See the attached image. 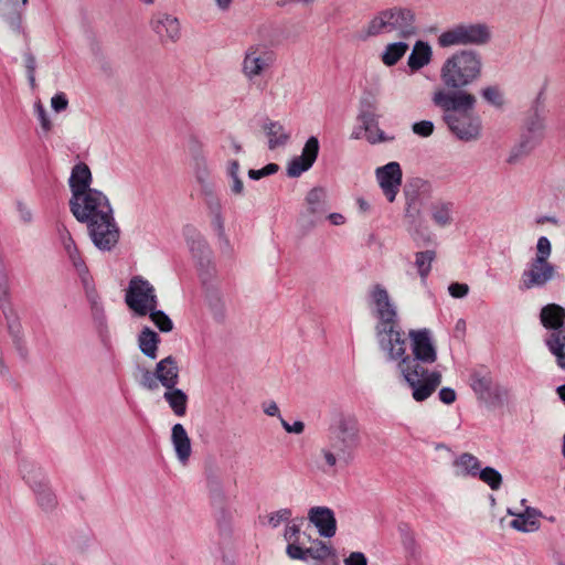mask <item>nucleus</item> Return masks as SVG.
Here are the masks:
<instances>
[{
    "mask_svg": "<svg viewBox=\"0 0 565 565\" xmlns=\"http://www.w3.org/2000/svg\"><path fill=\"white\" fill-rule=\"evenodd\" d=\"M412 354L406 353V339L401 330V340L403 354L392 358L387 354L390 361L398 360V370L407 385L412 388V396L416 402L426 401L441 383V373L438 371L429 372L424 365L433 364L437 360V351L433 343L430 331L428 329L411 330L409 333Z\"/></svg>",
    "mask_w": 565,
    "mask_h": 565,
    "instance_id": "f257e3e1",
    "label": "nucleus"
},
{
    "mask_svg": "<svg viewBox=\"0 0 565 565\" xmlns=\"http://www.w3.org/2000/svg\"><path fill=\"white\" fill-rule=\"evenodd\" d=\"M70 211L75 220L86 224L88 235L96 248L109 252L119 242L120 228L114 216V209L107 195L100 190L71 198Z\"/></svg>",
    "mask_w": 565,
    "mask_h": 565,
    "instance_id": "f03ea898",
    "label": "nucleus"
},
{
    "mask_svg": "<svg viewBox=\"0 0 565 565\" xmlns=\"http://www.w3.org/2000/svg\"><path fill=\"white\" fill-rule=\"evenodd\" d=\"M433 104L441 109L443 121L458 140L477 141L482 135V119L475 111L477 97L468 90L446 92L438 89L433 94Z\"/></svg>",
    "mask_w": 565,
    "mask_h": 565,
    "instance_id": "7ed1b4c3",
    "label": "nucleus"
},
{
    "mask_svg": "<svg viewBox=\"0 0 565 565\" xmlns=\"http://www.w3.org/2000/svg\"><path fill=\"white\" fill-rule=\"evenodd\" d=\"M371 303L374 306V316L377 322L374 327L375 338L380 349L392 358L403 354L401 340V328L398 326V315L395 303L392 301L386 288L380 284L370 289Z\"/></svg>",
    "mask_w": 565,
    "mask_h": 565,
    "instance_id": "20e7f679",
    "label": "nucleus"
},
{
    "mask_svg": "<svg viewBox=\"0 0 565 565\" xmlns=\"http://www.w3.org/2000/svg\"><path fill=\"white\" fill-rule=\"evenodd\" d=\"M483 60L480 52L462 49L450 54L439 72L440 81L447 92L467 90L482 76Z\"/></svg>",
    "mask_w": 565,
    "mask_h": 565,
    "instance_id": "39448f33",
    "label": "nucleus"
},
{
    "mask_svg": "<svg viewBox=\"0 0 565 565\" xmlns=\"http://www.w3.org/2000/svg\"><path fill=\"white\" fill-rule=\"evenodd\" d=\"M329 441L331 448L338 452L340 463L351 465L361 445V427L358 417L352 413H340L329 427Z\"/></svg>",
    "mask_w": 565,
    "mask_h": 565,
    "instance_id": "423d86ee",
    "label": "nucleus"
},
{
    "mask_svg": "<svg viewBox=\"0 0 565 565\" xmlns=\"http://www.w3.org/2000/svg\"><path fill=\"white\" fill-rule=\"evenodd\" d=\"M491 39V29L486 23H457L439 34L437 45L441 49L483 46L487 45Z\"/></svg>",
    "mask_w": 565,
    "mask_h": 565,
    "instance_id": "0eeeda50",
    "label": "nucleus"
},
{
    "mask_svg": "<svg viewBox=\"0 0 565 565\" xmlns=\"http://www.w3.org/2000/svg\"><path fill=\"white\" fill-rule=\"evenodd\" d=\"M20 472L32 490L38 507L44 513H52L57 507V497L50 486L43 469L29 460H22Z\"/></svg>",
    "mask_w": 565,
    "mask_h": 565,
    "instance_id": "6e6552de",
    "label": "nucleus"
},
{
    "mask_svg": "<svg viewBox=\"0 0 565 565\" xmlns=\"http://www.w3.org/2000/svg\"><path fill=\"white\" fill-rule=\"evenodd\" d=\"M540 319L546 329L554 330L545 339V344L556 356L557 365L565 371V332L559 330L565 321V309L556 303L546 305L541 310Z\"/></svg>",
    "mask_w": 565,
    "mask_h": 565,
    "instance_id": "1a4fd4ad",
    "label": "nucleus"
},
{
    "mask_svg": "<svg viewBox=\"0 0 565 565\" xmlns=\"http://www.w3.org/2000/svg\"><path fill=\"white\" fill-rule=\"evenodd\" d=\"M125 301L139 317L147 316L150 309L159 306L153 286L141 276H135L130 279Z\"/></svg>",
    "mask_w": 565,
    "mask_h": 565,
    "instance_id": "9d476101",
    "label": "nucleus"
},
{
    "mask_svg": "<svg viewBox=\"0 0 565 565\" xmlns=\"http://www.w3.org/2000/svg\"><path fill=\"white\" fill-rule=\"evenodd\" d=\"M196 179L201 186V193L209 215L211 217V226L217 233L220 238H225L224 217L222 214V203L214 190V184L209 179V171L204 167L196 172Z\"/></svg>",
    "mask_w": 565,
    "mask_h": 565,
    "instance_id": "9b49d317",
    "label": "nucleus"
},
{
    "mask_svg": "<svg viewBox=\"0 0 565 565\" xmlns=\"http://www.w3.org/2000/svg\"><path fill=\"white\" fill-rule=\"evenodd\" d=\"M556 277L557 270L552 263L544 262L542 258L531 259L521 275L520 288L524 290L543 288Z\"/></svg>",
    "mask_w": 565,
    "mask_h": 565,
    "instance_id": "f8f14e48",
    "label": "nucleus"
},
{
    "mask_svg": "<svg viewBox=\"0 0 565 565\" xmlns=\"http://www.w3.org/2000/svg\"><path fill=\"white\" fill-rule=\"evenodd\" d=\"M273 62V53L265 46L252 45L245 52L242 72L249 81H253L268 70Z\"/></svg>",
    "mask_w": 565,
    "mask_h": 565,
    "instance_id": "ddd939ff",
    "label": "nucleus"
},
{
    "mask_svg": "<svg viewBox=\"0 0 565 565\" xmlns=\"http://www.w3.org/2000/svg\"><path fill=\"white\" fill-rule=\"evenodd\" d=\"M375 174L379 185L387 201L394 202L402 184L403 172L399 163L392 161L383 167H379Z\"/></svg>",
    "mask_w": 565,
    "mask_h": 565,
    "instance_id": "4468645a",
    "label": "nucleus"
},
{
    "mask_svg": "<svg viewBox=\"0 0 565 565\" xmlns=\"http://www.w3.org/2000/svg\"><path fill=\"white\" fill-rule=\"evenodd\" d=\"M150 26L162 44L175 43L181 38L179 19L170 13H154L150 20Z\"/></svg>",
    "mask_w": 565,
    "mask_h": 565,
    "instance_id": "2eb2a0df",
    "label": "nucleus"
},
{
    "mask_svg": "<svg viewBox=\"0 0 565 565\" xmlns=\"http://www.w3.org/2000/svg\"><path fill=\"white\" fill-rule=\"evenodd\" d=\"M384 18L387 19L388 31H396L402 39H407L416 33L415 14L409 9L394 7L384 10Z\"/></svg>",
    "mask_w": 565,
    "mask_h": 565,
    "instance_id": "dca6fc26",
    "label": "nucleus"
},
{
    "mask_svg": "<svg viewBox=\"0 0 565 565\" xmlns=\"http://www.w3.org/2000/svg\"><path fill=\"white\" fill-rule=\"evenodd\" d=\"M328 209L326 190L313 188L306 196V210L301 213V218L312 227L323 218Z\"/></svg>",
    "mask_w": 565,
    "mask_h": 565,
    "instance_id": "f3484780",
    "label": "nucleus"
},
{
    "mask_svg": "<svg viewBox=\"0 0 565 565\" xmlns=\"http://www.w3.org/2000/svg\"><path fill=\"white\" fill-rule=\"evenodd\" d=\"M319 140L317 137L311 136L305 143L301 154L295 157L287 167V175L290 178H298L303 172L308 171L315 163L319 154Z\"/></svg>",
    "mask_w": 565,
    "mask_h": 565,
    "instance_id": "a211bd4d",
    "label": "nucleus"
},
{
    "mask_svg": "<svg viewBox=\"0 0 565 565\" xmlns=\"http://www.w3.org/2000/svg\"><path fill=\"white\" fill-rule=\"evenodd\" d=\"M183 236L192 256L201 267L209 266L212 259V250L203 235L193 225L183 227Z\"/></svg>",
    "mask_w": 565,
    "mask_h": 565,
    "instance_id": "6ab92c4d",
    "label": "nucleus"
},
{
    "mask_svg": "<svg viewBox=\"0 0 565 565\" xmlns=\"http://www.w3.org/2000/svg\"><path fill=\"white\" fill-rule=\"evenodd\" d=\"M426 186L427 182L420 178L411 180L404 186V194L406 198L405 222L407 227L424 222L420 210L416 206V202L419 195V191Z\"/></svg>",
    "mask_w": 565,
    "mask_h": 565,
    "instance_id": "aec40b11",
    "label": "nucleus"
},
{
    "mask_svg": "<svg viewBox=\"0 0 565 565\" xmlns=\"http://www.w3.org/2000/svg\"><path fill=\"white\" fill-rule=\"evenodd\" d=\"M308 520L323 537H332L337 532V520L333 511L327 507H312L308 511Z\"/></svg>",
    "mask_w": 565,
    "mask_h": 565,
    "instance_id": "412c9836",
    "label": "nucleus"
},
{
    "mask_svg": "<svg viewBox=\"0 0 565 565\" xmlns=\"http://www.w3.org/2000/svg\"><path fill=\"white\" fill-rule=\"evenodd\" d=\"M87 301L90 305L93 320L100 334L107 332V318L100 297L95 288L93 278L82 282Z\"/></svg>",
    "mask_w": 565,
    "mask_h": 565,
    "instance_id": "4be33fe9",
    "label": "nucleus"
},
{
    "mask_svg": "<svg viewBox=\"0 0 565 565\" xmlns=\"http://www.w3.org/2000/svg\"><path fill=\"white\" fill-rule=\"evenodd\" d=\"M93 182V175L89 167L85 162L76 163L71 171L68 178V186L71 190V198H75L88 190H95L90 186Z\"/></svg>",
    "mask_w": 565,
    "mask_h": 565,
    "instance_id": "5701e85b",
    "label": "nucleus"
},
{
    "mask_svg": "<svg viewBox=\"0 0 565 565\" xmlns=\"http://www.w3.org/2000/svg\"><path fill=\"white\" fill-rule=\"evenodd\" d=\"M171 441L178 460L185 465L191 456V439L182 424H174L171 429Z\"/></svg>",
    "mask_w": 565,
    "mask_h": 565,
    "instance_id": "b1692460",
    "label": "nucleus"
},
{
    "mask_svg": "<svg viewBox=\"0 0 565 565\" xmlns=\"http://www.w3.org/2000/svg\"><path fill=\"white\" fill-rule=\"evenodd\" d=\"M157 377L164 388H173L179 383V366L175 359L169 355L156 365Z\"/></svg>",
    "mask_w": 565,
    "mask_h": 565,
    "instance_id": "393cba45",
    "label": "nucleus"
},
{
    "mask_svg": "<svg viewBox=\"0 0 565 565\" xmlns=\"http://www.w3.org/2000/svg\"><path fill=\"white\" fill-rule=\"evenodd\" d=\"M205 301L213 319L223 322L226 316V306L218 286L211 284L205 287Z\"/></svg>",
    "mask_w": 565,
    "mask_h": 565,
    "instance_id": "a878e982",
    "label": "nucleus"
},
{
    "mask_svg": "<svg viewBox=\"0 0 565 565\" xmlns=\"http://www.w3.org/2000/svg\"><path fill=\"white\" fill-rule=\"evenodd\" d=\"M545 130L544 109L536 103L527 116L522 134L533 137L535 141L541 142Z\"/></svg>",
    "mask_w": 565,
    "mask_h": 565,
    "instance_id": "bb28decb",
    "label": "nucleus"
},
{
    "mask_svg": "<svg viewBox=\"0 0 565 565\" xmlns=\"http://www.w3.org/2000/svg\"><path fill=\"white\" fill-rule=\"evenodd\" d=\"M433 51L430 45L424 41H417L408 56L407 64L412 71H418L430 63Z\"/></svg>",
    "mask_w": 565,
    "mask_h": 565,
    "instance_id": "cd10ccee",
    "label": "nucleus"
},
{
    "mask_svg": "<svg viewBox=\"0 0 565 565\" xmlns=\"http://www.w3.org/2000/svg\"><path fill=\"white\" fill-rule=\"evenodd\" d=\"M539 145L540 142L535 141L533 137H529L524 134H521L519 142L512 147L507 159V162L509 164H515L520 162L523 158L529 156Z\"/></svg>",
    "mask_w": 565,
    "mask_h": 565,
    "instance_id": "c85d7f7f",
    "label": "nucleus"
},
{
    "mask_svg": "<svg viewBox=\"0 0 565 565\" xmlns=\"http://www.w3.org/2000/svg\"><path fill=\"white\" fill-rule=\"evenodd\" d=\"M62 245H63V248H64L70 262L72 263L75 270L77 271L81 282H83L84 279L85 280L90 279L92 276L89 275L88 268H87L84 259L82 258L74 239L65 242Z\"/></svg>",
    "mask_w": 565,
    "mask_h": 565,
    "instance_id": "c756f323",
    "label": "nucleus"
},
{
    "mask_svg": "<svg viewBox=\"0 0 565 565\" xmlns=\"http://www.w3.org/2000/svg\"><path fill=\"white\" fill-rule=\"evenodd\" d=\"M263 129L268 136V148L270 150L285 146L289 140V135L285 132V128L279 121L267 120L263 125Z\"/></svg>",
    "mask_w": 565,
    "mask_h": 565,
    "instance_id": "7c9ffc66",
    "label": "nucleus"
},
{
    "mask_svg": "<svg viewBox=\"0 0 565 565\" xmlns=\"http://www.w3.org/2000/svg\"><path fill=\"white\" fill-rule=\"evenodd\" d=\"M163 398L169 404L175 416L182 417L185 415L188 395L182 390L178 388L177 386L173 388H166Z\"/></svg>",
    "mask_w": 565,
    "mask_h": 565,
    "instance_id": "2f4dec72",
    "label": "nucleus"
},
{
    "mask_svg": "<svg viewBox=\"0 0 565 565\" xmlns=\"http://www.w3.org/2000/svg\"><path fill=\"white\" fill-rule=\"evenodd\" d=\"M8 334L19 361L22 363H29L31 360V350L29 348L23 327L9 331Z\"/></svg>",
    "mask_w": 565,
    "mask_h": 565,
    "instance_id": "473e14b6",
    "label": "nucleus"
},
{
    "mask_svg": "<svg viewBox=\"0 0 565 565\" xmlns=\"http://www.w3.org/2000/svg\"><path fill=\"white\" fill-rule=\"evenodd\" d=\"M159 342V335L149 327H145L138 337L140 351L150 359L157 358Z\"/></svg>",
    "mask_w": 565,
    "mask_h": 565,
    "instance_id": "72a5a7b5",
    "label": "nucleus"
},
{
    "mask_svg": "<svg viewBox=\"0 0 565 565\" xmlns=\"http://www.w3.org/2000/svg\"><path fill=\"white\" fill-rule=\"evenodd\" d=\"M454 465L459 469L456 472L457 476H461V477H466V476L477 477L481 469V463H480L479 459L469 452L461 454L454 461Z\"/></svg>",
    "mask_w": 565,
    "mask_h": 565,
    "instance_id": "f704fd0d",
    "label": "nucleus"
},
{
    "mask_svg": "<svg viewBox=\"0 0 565 565\" xmlns=\"http://www.w3.org/2000/svg\"><path fill=\"white\" fill-rule=\"evenodd\" d=\"M493 384L489 373L473 372L470 376V386L481 401L487 397Z\"/></svg>",
    "mask_w": 565,
    "mask_h": 565,
    "instance_id": "c9c22d12",
    "label": "nucleus"
},
{
    "mask_svg": "<svg viewBox=\"0 0 565 565\" xmlns=\"http://www.w3.org/2000/svg\"><path fill=\"white\" fill-rule=\"evenodd\" d=\"M431 218L440 227H445L452 222V203L436 202L431 204Z\"/></svg>",
    "mask_w": 565,
    "mask_h": 565,
    "instance_id": "e433bc0d",
    "label": "nucleus"
},
{
    "mask_svg": "<svg viewBox=\"0 0 565 565\" xmlns=\"http://www.w3.org/2000/svg\"><path fill=\"white\" fill-rule=\"evenodd\" d=\"M436 258V252L427 249L424 252H417L415 254V267L417 268L418 275L423 282L426 281L430 270L431 264Z\"/></svg>",
    "mask_w": 565,
    "mask_h": 565,
    "instance_id": "4c0bfd02",
    "label": "nucleus"
},
{
    "mask_svg": "<svg viewBox=\"0 0 565 565\" xmlns=\"http://www.w3.org/2000/svg\"><path fill=\"white\" fill-rule=\"evenodd\" d=\"M358 120L362 124L365 132L371 131L372 127H376L377 116L375 114V106L370 100H362Z\"/></svg>",
    "mask_w": 565,
    "mask_h": 565,
    "instance_id": "58836bf2",
    "label": "nucleus"
},
{
    "mask_svg": "<svg viewBox=\"0 0 565 565\" xmlns=\"http://www.w3.org/2000/svg\"><path fill=\"white\" fill-rule=\"evenodd\" d=\"M408 45L405 42L391 43L382 54V61L386 66L395 65L407 52Z\"/></svg>",
    "mask_w": 565,
    "mask_h": 565,
    "instance_id": "ea45409f",
    "label": "nucleus"
},
{
    "mask_svg": "<svg viewBox=\"0 0 565 565\" xmlns=\"http://www.w3.org/2000/svg\"><path fill=\"white\" fill-rule=\"evenodd\" d=\"M407 232L418 247L427 246L433 243V236L425 225V222L407 227Z\"/></svg>",
    "mask_w": 565,
    "mask_h": 565,
    "instance_id": "a19ab883",
    "label": "nucleus"
},
{
    "mask_svg": "<svg viewBox=\"0 0 565 565\" xmlns=\"http://www.w3.org/2000/svg\"><path fill=\"white\" fill-rule=\"evenodd\" d=\"M15 0H0V15L6 19L12 28H19L20 21L17 11Z\"/></svg>",
    "mask_w": 565,
    "mask_h": 565,
    "instance_id": "79ce46f5",
    "label": "nucleus"
},
{
    "mask_svg": "<svg viewBox=\"0 0 565 565\" xmlns=\"http://www.w3.org/2000/svg\"><path fill=\"white\" fill-rule=\"evenodd\" d=\"M148 315L151 321L161 332H170L173 329L172 320L164 311L159 310L158 307H153V309H150L148 311Z\"/></svg>",
    "mask_w": 565,
    "mask_h": 565,
    "instance_id": "37998d69",
    "label": "nucleus"
},
{
    "mask_svg": "<svg viewBox=\"0 0 565 565\" xmlns=\"http://www.w3.org/2000/svg\"><path fill=\"white\" fill-rule=\"evenodd\" d=\"M477 477H479L480 480L487 483L492 490H499L502 484L501 473L492 467L480 469Z\"/></svg>",
    "mask_w": 565,
    "mask_h": 565,
    "instance_id": "c03bdc74",
    "label": "nucleus"
},
{
    "mask_svg": "<svg viewBox=\"0 0 565 565\" xmlns=\"http://www.w3.org/2000/svg\"><path fill=\"white\" fill-rule=\"evenodd\" d=\"M509 394V388L494 383L483 402L491 405H503L508 401Z\"/></svg>",
    "mask_w": 565,
    "mask_h": 565,
    "instance_id": "a18cd8bd",
    "label": "nucleus"
},
{
    "mask_svg": "<svg viewBox=\"0 0 565 565\" xmlns=\"http://www.w3.org/2000/svg\"><path fill=\"white\" fill-rule=\"evenodd\" d=\"M383 32H390L387 19L384 18V11H382L379 15H376L370 21L366 28L365 36L363 39H366L369 36H375Z\"/></svg>",
    "mask_w": 565,
    "mask_h": 565,
    "instance_id": "49530a36",
    "label": "nucleus"
},
{
    "mask_svg": "<svg viewBox=\"0 0 565 565\" xmlns=\"http://www.w3.org/2000/svg\"><path fill=\"white\" fill-rule=\"evenodd\" d=\"M0 309L6 319L7 332L22 328L20 318L15 312L14 308L12 307L11 302L2 303L0 306Z\"/></svg>",
    "mask_w": 565,
    "mask_h": 565,
    "instance_id": "de8ad7c7",
    "label": "nucleus"
},
{
    "mask_svg": "<svg viewBox=\"0 0 565 565\" xmlns=\"http://www.w3.org/2000/svg\"><path fill=\"white\" fill-rule=\"evenodd\" d=\"M481 97L490 105L494 107H502L504 104V98L501 89L498 86H487L483 87L480 92Z\"/></svg>",
    "mask_w": 565,
    "mask_h": 565,
    "instance_id": "09e8293b",
    "label": "nucleus"
},
{
    "mask_svg": "<svg viewBox=\"0 0 565 565\" xmlns=\"http://www.w3.org/2000/svg\"><path fill=\"white\" fill-rule=\"evenodd\" d=\"M510 525H511V527L515 529L516 531L524 532V533L534 532V531L539 530V527H540L539 521H532V520L529 521L526 518H524L521 514H516V518L511 521Z\"/></svg>",
    "mask_w": 565,
    "mask_h": 565,
    "instance_id": "8fccbe9b",
    "label": "nucleus"
},
{
    "mask_svg": "<svg viewBox=\"0 0 565 565\" xmlns=\"http://www.w3.org/2000/svg\"><path fill=\"white\" fill-rule=\"evenodd\" d=\"M551 252H552V246H551L550 239L545 236H541L536 243V255L532 259L542 258L544 262H548Z\"/></svg>",
    "mask_w": 565,
    "mask_h": 565,
    "instance_id": "3c124183",
    "label": "nucleus"
},
{
    "mask_svg": "<svg viewBox=\"0 0 565 565\" xmlns=\"http://www.w3.org/2000/svg\"><path fill=\"white\" fill-rule=\"evenodd\" d=\"M434 129L435 126L431 120H420L412 126L413 132L423 138L430 137L434 134Z\"/></svg>",
    "mask_w": 565,
    "mask_h": 565,
    "instance_id": "603ef678",
    "label": "nucleus"
},
{
    "mask_svg": "<svg viewBox=\"0 0 565 565\" xmlns=\"http://www.w3.org/2000/svg\"><path fill=\"white\" fill-rule=\"evenodd\" d=\"M159 379L157 377L156 370L153 372L149 370H143L141 374L140 385L148 390L154 391L159 387Z\"/></svg>",
    "mask_w": 565,
    "mask_h": 565,
    "instance_id": "864d4df0",
    "label": "nucleus"
},
{
    "mask_svg": "<svg viewBox=\"0 0 565 565\" xmlns=\"http://www.w3.org/2000/svg\"><path fill=\"white\" fill-rule=\"evenodd\" d=\"M316 544L317 545L315 546L313 559L324 561L330 556H335L334 550L331 546L327 545V543H324L323 541L316 540Z\"/></svg>",
    "mask_w": 565,
    "mask_h": 565,
    "instance_id": "5fc2aeb1",
    "label": "nucleus"
},
{
    "mask_svg": "<svg viewBox=\"0 0 565 565\" xmlns=\"http://www.w3.org/2000/svg\"><path fill=\"white\" fill-rule=\"evenodd\" d=\"M279 170V166L277 163H268L262 169H250L248 171V177L252 180H259L262 178L271 175Z\"/></svg>",
    "mask_w": 565,
    "mask_h": 565,
    "instance_id": "6e6d98bb",
    "label": "nucleus"
},
{
    "mask_svg": "<svg viewBox=\"0 0 565 565\" xmlns=\"http://www.w3.org/2000/svg\"><path fill=\"white\" fill-rule=\"evenodd\" d=\"M366 139L370 143L391 142L395 140L394 136H387L382 129L379 128V124L375 127V135L371 131L366 132Z\"/></svg>",
    "mask_w": 565,
    "mask_h": 565,
    "instance_id": "4d7b16f0",
    "label": "nucleus"
},
{
    "mask_svg": "<svg viewBox=\"0 0 565 565\" xmlns=\"http://www.w3.org/2000/svg\"><path fill=\"white\" fill-rule=\"evenodd\" d=\"M35 113L41 124V129L46 134L52 129V122L41 103L35 104Z\"/></svg>",
    "mask_w": 565,
    "mask_h": 565,
    "instance_id": "13d9d810",
    "label": "nucleus"
},
{
    "mask_svg": "<svg viewBox=\"0 0 565 565\" xmlns=\"http://www.w3.org/2000/svg\"><path fill=\"white\" fill-rule=\"evenodd\" d=\"M291 516V510L290 509H280L276 512H273L269 515L268 523L273 527H277L281 522L288 521Z\"/></svg>",
    "mask_w": 565,
    "mask_h": 565,
    "instance_id": "bf43d9fd",
    "label": "nucleus"
},
{
    "mask_svg": "<svg viewBox=\"0 0 565 565\" xmlns=\"http://www.w3.org/2000/svg\"><path fill=\"white\" fill-rule=\"evenodd\" d=\"M286 554L290 559L305 561L302 543H289L286 546Z\"/></svg>",
    "mask_w": 565,
    "mask_h": 565,
    "instance_id": "052dcab7",
    "label": "nucleus"
},
{
    "mask_svg": "<svg viewBox=\"0 0 565 565\" xmlns=\"http://www.w3.org/2000/svg\"><path fill=\"white\" fill-rule=\"evenodd\" d=\"M284 539L287 543H299L300 541V524L287 525L284 532Z\"/></svg>",
    "mask_w": 565,
    "mask_h": 565,
    "instance_id": "680f3d73",
    "label": "nucleus"
},
{
    "mask_svg": "<svg viewBox=\"0 0 565 565\" xmlns=\"http://www.w3.org/2000/svg\"><path fill=\"white\" fill-rule=\"evenodd\" d=\"M448 291L454 298H463L469 292V286L461 282H452L448 287Z\"/></svg>",
    "mask_w": 565,
    "mask_h": 565,
    "instance_id": "e2e57ef3",
    "label": "nucleus"
},
{
    "mask_svg": "<svg viewBox=\"0 0 565 565\" xmlns=\"http://www.w3.org/2000/svg\"><path fill=\"white\" fill-rule=\"evenodd\" d=\"M51 106L57 113L65 110L68 106L66 95L64 93L55 94L51 99Z\"/></svg>",
    "mask_w": 565,
    "mask_h": 565,
    "instance_id": "0e129e2a",
    "label": "nucleus"
},
{
    "mask_svg": "<svg viewBox=\"0 0 565 565\" xmlns=\"http://www.w3.org/2000/svg\"><path fill=\"white\" fill-rule=\"evenodd\" d=\"M321 455L326 461V465L328 468H334L339 461L338 452L334 451L332 448H323L321 449Z\"/></svg>",
    "mask_w": 565,
    "mask_h": 565,
    "instance_id": "69168bd1",
    "label": "nucleus"
},
{
    "mask_svg": "<svg viewBox=\"0 0 565 565\" xmlns=\"http://www.w3.org/2000/svg\"><path fill=\"white\" fill-rule=\"evenodd\" d=\"M17 210H18L20 220L24 224H30L32 222V220H33L32 211L28 207V205L25 203L18 202Z\"/></svg>",
    "mask_w": 565,
    "mask_h": 565,
    "instance_id": "338daca9",
    "label": "nucleus"
},
{
    "mask_svg": "<svg viewBox=\"0 0 565 565\" xmlns=\"http://www.w3.org/2000/svg\"><path fill=\"white\" fill-rule=\"evenodd\" d=\"M344 565H367L365 555L361 552H352L345 559Z\"/></svg>",
    "mask_w": 565,
    "mask_h": 565,
    "instance_id": "774afa93",
    "label": "nucleus"
}]
</instances>
